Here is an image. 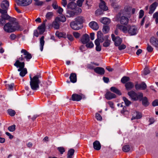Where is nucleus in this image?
I'll return each instance as SVG.
<instances>
[{
	"mask_svg": "<svg viewBox=\"0 0 158 158\" xmlns=\"http://www.w3.org/2000/svg\"><path fill=\"white\" fill-rule=\"evenodd\" d=\"M59 19L60 20V22H64L66 20V18L64 16H62L60 18L59 17Z\"/></svg>",
	"mask_w": 158,
	"mask_h": 158,
	"instance_id": "nucleus-61",
	"label": "nucleus"
},
{
	"mask_svg": "<svg viewBox=\"0 0 158 158\" xmlns=\"http://www.w3.org/2000/svg\"><path fill=\"white\" fill-rule=\"evenodd\" d=\"M101 22L104 24H106L110 23V20L107 18H103L102 19Z\"/></svg>",
	"mask_w": 158,
	"mask_h": 158,
	"instance_id": "nucleus-35",
	"label": "nucleus"
},
{
	"mask_svg": "<svg viewBox=\"0 0 158 158\" xmlns=\"http://www.w3.org/2000/svg\"><path fill=\"white\" fill-rule=\"evenodd\" d=\"M41 77L40 75L34 76L33 78L30 76V85L31 89L33 90H36L39 88L40 81L39 78Z\"/></svg>",
	"mask_w": 158,
	"mask_h": 158,
	"instance_id": "nucleus-3",
	"label": "nucleus"
},
{
	"mask_svg": "<svg viewBox=\"0 0 158 158\" xmlns=\"http://www.w3.org/2000/svg\"><path fill=\"white\" fill-rule=\"evenodd\" d=\"M84 20V19L82 16H79L75 19V21L80 25L83 22Z\"/></svg>",
	"mask_w": 158,
	"mask_h": 158,
	"instance_id": "nucleus-29",
	"label": "nucleus"
},
{
	"mask_svg": "<svg viewBox=\"0 0 158 158\" xmlns=\"http://www.w3.org/2000/svg\"><path fill=\"white\" fill-rule=\"evenodd\" d=\"M60 20L58 17H56L52 24V27L55 29H58L60 27Z\"/></svg>",
	"mask_w": 158,
	"mask_h": 158,
	"instance_id": "nucleus-12",
	"label": "nucleus"
},
{
	"mask_svg": "<svg viewBox=\"0 0 158 158\" xmlns=\"http://www.w3.org/2000/svg\"><path fill=\"white\" fill-rule=\"evenodd\" d=\"M141 101H142L143 105L145 106H148L149 104L148 98L146 97L142 98V100Z\"/></svg>",
	"mask_w": 158,
	"mask_h": 158,
	"instance_id": "nucleus-28",
	"label": "nucleus"
},
{
	"mask_svg": "<svg viewBox=\"0 0 158 158\" xmlns=\"http://www.w3.org/2000/svg\"><path fill=\"white\" fill-rule=\"evenodd\" d=\"M9 6V2L7 0L3 1L1 3V7L3 10H7Z\"/></svg>",
	"mask_w": 158,
	"mask_h": 158,
	"instance_id": "nucleus-21",
	"label": "nucleus"
},
{
	"mask_svg": "<svg viewBox=\"0 0 158 158\" xmlns=\"http://www.w3.org/2000/svg\"><path fill=\"white\" fill-rule=\"evenodd\" d=\"M35 2V4L37 6H41L43 4V2L40 1L39 0H34Z\"/></svg>",
	"mask_w": 158,
	"mask_h": 158,
	"instance_id": "nucleus-59",
	"label": "nucleus"
},
{
	"mask_svg": "<svg viewBox=\"0 0 158 158\" xmlns=\"http://www.w3.org/2000/svg\"><path fill=\"white\" fill-rule=\"evenodd\" d=\"M10 21L6 23L3 29L5 31L10 33L16 30H21L20 26L18 23L15 21Z\"/></svg>",
	"mask_w": 158,
	"mask_h": 158,
	"instance_id": "nucleus-2",
	"label": "nucleus"
},
{
	"mask_svg": "<svg viewBox=\"0 0 158 158\" xmlns=\"http://www.w3.org/2000/svg\"><path fill=\"white\" fill-rule=\"evenodd\" d=\"M38 28L39 30L40 34H43L44 32L45 29V22H43L41 25L38 27Z\"/></svg>",
	"mask_w": 158,
	"mask_h": 158,
	"instance_id": "nucleus-25",
	"label": "nucleus"
},
{
	"mask_svg": "<svg viewBox=\"0 0 158 158\" xmlns=\"http://www.w3.org/2000/svg\"><path fill=\"white\" fill-rule=\"evenodd\" d=\"M14 85V83H12L10 84H6V86L9 90H11L13 89Z\"/></svg>",
	"mask_w": 158,
	"mask_h": 158,
	"instance_id": "nucleus-46",
	"label": "nucleus"
},
{
	"mask_svg": "<svg viewBox=\"0 0 158 158\" xmlns=\"http://www.w3.org/2000/svg\"><path fill=\"white\" fill-rule=\"evenodd\" d=\"M109 28L107 26H104L102 29V31L105 33H107L109 31Z\"/></svg>",
	"mask_w": 158,
	"mask_h": 158,
	"instance_id": "nucleus-48",
	"label": "nucleus"
},
{
	"mask_svg": "<svg viewBox=\"0 0 158 158\" xmlns=\"http://www.w3.org/2000/svg\"><path fill=\"white\" fill-rule=\"evenodd\" d=\"M95 117L98 120L101 121L102 119V118L101 116L98 113L96 114Z\"/></svg>",
	"mask_w": 158,
	"mask_h": 158,
	"instance_id": "nucleus-54",
	"label": "nucleus"
},
{
	"mask_svg": "<svg viewBox=\"0 0 158 158\" xmlns=\"http://www.w3.org/2000/svg\"><path fill=\"white\" fill-rule=\"evenodd\" d=\"M53 15V13L52 12H49L47 13L46 15V18L48 19H51Z\"/></svg>",
	"mask_w": 158,
	"mask_h": 158,
	"instance_id": "nucleus-40",
	"label": "nucleus"
},
{
	"mask_svg": "<svg viewBox=\"0 0 158 158\" xmlns=\"http://www.w3.org/2000/svg\"><path fill=\"white\" fill-rule=\"evenodd\" d=\"M25 64L24 62H19V61H16L14 64V65L17 68H19L18 71L20 72L19 75L23 77L27 73V70L26 68H24Z\"/></svg>",
	"mask_w": 158,
	"mask_h": 158,
	"instance_id": "nucleus-4",
	"label": "nucleus"
},
{
	"mask_svg": "<svg viewBox=\"0 0 158 158\" xmlns=\"http://www.w3.org/2000/svg\"><path fill=\"white\" fill-rule=\"evenodd\" d=\"M94 70L96 73L100 75H103L105 73V70L102 67H97Z\"/></svg>",
	"mask_w": 158,
	"mask_h": 158,
	"instance_id": "nucleus-19",
	"label": "nucleus"
},
{
	"mask_svg": "<svg viewBox=\"0 0 158 158\" xmlns=\"http://www.w3.org/2000/svg\"><path fill=\"white\" fill-rule=\"evenodd\" d=\"M99 7L101 9L104 10H106L108 9V7L106 5L105 2L102 0L100 1Z\"/></svg>",
	"mask_w": 158,
	"mask_h": 158,
	"instance_id": "nucleus-27",
	"label": "nucleus"
},
{
	"mask_svg": "<svg viewBox=\"0 0 158 158\" xmlns=\"http://www.w3.org/2000/svg\"><path fill=\"white\" fill-rule=\"evenodd\" d=\"M127 94L132 100L135 101L138 100L140 101L143 96L142 93L139 92L137 94L134 91L132 90L128 92Z\"/></svg>",
	"mask_w": 158,
	"mask_h": 158,
	"instance_id": "nucleus-6",
	"label": "nucleus"
},
{
	"mask_svg": "<svg viewBox=\"0 0 158 158\" xmlns=\"http://www.w3.org/2000/svg\"><path fill=\"white\" fill-rule=\"evenodd\" d=\"M67 6L68 9L73 10L75 8L76 4L73 2H72L68 4Z\"/></svg>",
	"mask_w": 158,
	"mask_h": 158,
	"instance_id": "nucleus-33",
	"label": "nucleus"
},
{
	"mask_svg": "<svg viewBox=\"0 0 158 158\" xmlns=\"http://www.w3.org/2000/svg\"><path fill=\"white\" fill-rule=\"evenodd\" d=\"M57 149L61 154H63L65 151L64 148L62 147H58Z\"/></svg>",
	"mask_w": 158,
	"mask_h": 158,
	"instance_id": "nucleus-44",
	"label": "nucleus"
},
{
	"mask_svg": "<svg viewBox=\"0 0 158 158\" xmlns=\"http://www.w3.org/2000/svg\"><path fill=\"white\" fill-rule=\"evenodd\" d=\"M17 4L19 5L26 6L30 5L32 2V0H16Z\"/></svg>",
	"mask_w": 158,
	"mask_h": 158,
	"instance_id": "nucleus-10",
	"label": "nucleus"
},
{
	"mask_svg": "<svg viewBox=\"0 0 158 158\" xmlns=\"http://www.w3.org/2000/svg\"><path fill=\"white\" fill-rule=\"evenodd\" d=\"M84 0H78L77 2V4L79 7H81L82 5V3Z\"/></svg>",
	"mask_w": 158,
	"mask_h": 158,
	"instance_id": "nucleus-57",
	"label": "nucleus"
},
{
	"mask_svg": "<svg viewBox=\"0 0 158 158\" xmlns=\"http://www.w3.org/2000/svg\"><path fill=\"white\" fill-rule=\"evenodd\" d=\"M110 43L111 40H110L108 39H106L105 40V41L103 43V47H108L110 45Z\"/></svg>",
	"mask_w": 158,
	"mask_h": 158,
	"instance_id": "nucleus-38",
	"label": "nucleus"
},
{
	"mask_svg": "<svg viewBox=\"0 0 158 158\" xmlns=\"http://www.w3.org/2000/svg\"><path fill=\"white\" fill-rule=\"evenodd\" d=\"M110 90L111 91L116 93L118 95H120L121 94V93L119 90L115 87H111L110 88Z\"/></svg>",
	"mask_w": 158,
	"mask_h": 158,
	"instance_id": "nucleus-36",
	"label": "nucleus"
},
{
	"mask_svg": "<svg viewBox=\"0 0 158 158\" xmlns=\"http://www.w3.org/2000/svg\"><path fill=\"white\" fill-rule=\"evenodd\" d=\"M153 18L155 19V21L156 23H158V12H156L154 13L153 15Z\"/></svg>",
	"mask_w": 158,
	"mask_h": 158,
	"instance_id": "nucleus-43",
	"label": "nucleus"
},
{
	"mask_svg": "<svg viewBox=\"0 0 158 158\" xmlns=\"http://www.w3.org/2000/svg\"><path fill=\"white\" fill-rule=\"evenodd\" d=\"M71 82L73 83H75L77 81V76L75 73H71L69 77Z\"/></svg>",
	"mask_w": 158,
	"mask_h": 158,
	"instance_id": "nucleus-26",
	"label": "nucleus"
},
{
	"mask_svg": "<svg viewBox=\"0 0 158 158\" xmlns=\"http://www.w3.org/2000/svg\"><path fill=\"white\" fill-rule=\"evenodd\" d=\"M150 42L152 44L156 47L158 46V39L156 37H152L150 39Z\"/></svg>",
	"mask_w": 158,
	"mask_h": 158,
	"instance_id": "nucleus-23",
	"label": "nucleus"
},
{
	"mask_svg": "<svg viewBox=\"0 0 158 158\" xmlns=\"http://www.w3.org/2000/svg\"><path fill=\"white\" fill-rule=\"evenodd\" d=\"M66 38L71 41H72L74 40V38L73 36L71 34H67L66 35Z\"/></svg>",
	"mask_w": 158,
	"mask_h": 158,
	"instance_id": "nucleus-50",
	"label": "nucleus"
},
{
	"mask_svg": "<svg viewBox=\"0 0 158 158\" xmlns=\"http://www.w3.org/2000/svg\"><path fill=\"white\" fill-rule=\"evenodd\" d=\"M129 78L127 77H124L121 79V81L123 83H125L129 80Z\"/></svg>",
	"mask_w": 158,
	"mask_h": 158,
	"instance_id": "nucleus-42",
	"label": "nucleus"
},
{
	"mask_svg": "<svg viewBox=\"0 0 158 158\" xmlns=\"http://www.w3.org/2000/svg\"><path fill=\"white\" fill-rule=\"evenodd\" d=\"M100 42H102L104 41L103 34L101 31H99L97 33V39L95 40Z\"/></svg>",
	"mask_w": 158,
	"mask_h": 158,
	"instance_id": "nucleus-18",
	"label": "nucleus"
},
{
	"mask_svg": "<svg viewBox=\"0 0 158 158\" xmlns=\"http://www.w3.org/2000/svg\"><path fill=\"white\" fill-rule=\"evenodd\" d=\"M79 25L75 21L71 22L70 23V26L71 28L74 30H78L81 29V27L79 26Z\"/></svg>",
	"mask_w": 158,
	"mask_h": 158,
	"instance_id": "nucleus-13",
	"label": "nucleus"
},
{
	"mask_svg": "<svg viewBox=\"0 0 158 158\" xmlns=\"http://www.w3.org/2000/svg\"><path fill=\"white\" fill-rule=\"evenodd\" d=\"M150 73V71L147 68H146L144 69L143 71V74L145 75H146Z\"/></svg>",
	"mask_w": 158,
	"mask_h": 158,
	"instance_id": "nucleus-55",
	"label": "nucleus"
},
{
	"mask_svg": "<svg viewBox=\"0 0 158 158\" xmlns=\"http://www.w3.org/2000/svg\"><path fill=\"white\" fill-rule=\"evenodd\" d=\"M67 13L69 15L67 16L69 17H73L75 15V13L73 11H68L67 12Z\"/></svg>",
	"mask_w": 158,
	"mask_h": 158,
	"instance_id": "nucleus-52",
	"label": "nucleus"
},
{
	"mask_svg": "<svg viewBox=\"0 0 158 158\" xmlns=\"http://www.w3.org/2000/svg\"><path fill=\"white\" fill-rule=\"evenodd\" d=\"M74 150L73 149H70L68 151L67 158H73V156L74 152Z\"/></svg>",
	"mask_w": 158,
	"mask_h": 158,
	"instance_id": "nucleus-31",
	"label": "nucleus"
},
{
	"mask_svg": "<svg viewBox=\"0 0 158 158\" xmlns=\"http://www.w3.org/2000/svg\"><path fill=\"white\" fill-rule=\"evenodd\" d=\"M84 97V95L83 94L78 95L74 94L72 95V100L73 101H80L82 98Z\"/></svg>",
	"mask_w": 158,
	"mask_h": 158,
	"instance_id": "nucleus-14",
	"label": "nucleus"
},
{
	"mask_svg": "<svg viewBox=\"0 0 158 158\" xmlns=\"http://www.w3.org/2000/svg\"><path fill=\"white\" fill-rule=\"evenodd\" d=\"M125 86L127 89H130L133 87L134 85L132 82H129L125 84Z\"/></svg>",
	"mask_w": 158,
	"mask_h": 158,
	"instance_id": "nucleus-37",
	"label": "nucleus"
},
{
	"mask_svg": "<svg viewBox=\"0 0 158 158\" xmlns=\"http://www.w3.org/2000/svg\"><path fill=\"white\" fill-rule=\"evenodd\" d=\"M5 23L6 20L1 17V19H0V24L3 25Z\"/></svg>",
	"mask_w": 158,
	"mask_h": 158,
	"instance_id": "nucleus-63",
	"label": "nucleus"
},
{
	"mask_svg": "<svg viewBox=\"0 0 158 158\" xmlns=\"http://www.w3.org/2000/svg\"><path fill=\"white\" fill-rule=\"evenodd\" d=\"M8 114L11 116H13L15 114V110L12 109H9L7 110Z\"/></svg>",
	"mask_w": 158,
	"mask_h": 158,
	"instance_id": "nucleus-45",
	"label": "nucleus"
},
{
	"mask_svg": "<svg viewBox=\"0 0 158 158\" xmlns=\"http://www.w3.org/2000/svg\"><path fill=\"white\" fill-rule=\"evenodd\" d=\"M123 151L125 152H127L130 150V148L129 145H126L123 148Z\"/></svg>",
	"mask_w": 158,
	"mask_h": 158,
	"instance_id": "nucleus-41",
	"label": "nucleus"
},
{
	"mask_svg": "<svg viewBox=\"0 0 158 158\" xmlns=\"http://www.w3.org/2000/svg\"><path fill=\"white\" fill-rule=\"evenodd\" d=\"M132 11V14H134L135 13V9L134 8H133L131 9V8L130 7H127V8H125V9L124 11L127 14V13H130V15H131V11Z\"/></svg>",
	"mask_w": 158,
	"mask_h": 158,
	"instance_id": "nucleus-34",
	"label": "nucleus"
},
{
	"mask_svg": "<svg viewBox=\"0 0 158 158\" xmlns=\"http://www.w3.org/2000/svg\"><path fill=\"white\" fill-rule=\"evenodd\" d=\"M118 47V48L119 50H122L124 49H125L126 47V46L124 44H122L120 45Z\"/></svg>",
	"mask_w": 158,
	"mask_h": 158,
	"instance_id": "nucleus-56",
	"label": "nucleus"
},
{
	"mask_svg": "<svg viewBox=\"0 0 158 158\" xmlns=\"http://www.w3.org/2000/svg\"><path fill=\"white\" fill-rule=\"evenodd\" d=\"M135 87L136 90H144L146 89L147 85L145 83L143 82L141 84H136L135 85Z\"/></svg>",
	"mask_w": 158,
	"mask_h": 158,
	"instance_id": "nucleus-15",
	"label": "nucleus"
},
{
	"mask_svg": "<svg viewBox=\"0 0 158 158\" xmlns=\"http://www.w3.org/2000/svg\"><path fill=\"white\" fill-rule=\"evenodd\" d=\"M93 146L94 148L97 150H99L101 148V145L99 142L98 141L96 140L93 143Z\"/></svg>",
	"mask_w": 158,
	"mask_h": 158,
	"instance_id": "nucleus-24",
	"label": "nucleus"
},
{
	"mask_svg": "<svg viewBox=\"0 0 158 158\" xmlns=\"http://www.w3.org/2000/svg\"><path fill=\"white\" fill-rule=\"evenodd\" d=\"M147 49L148 52H151L152 51L153 49L148 44V46L147 48Z\"/></svg>",
	"mask_w": 158,
	"mask_h": 158,
	"instance_id": "nucleus-60",
	"label": "nucleus"
},
{
	"mask_svg": "<svg viewBox=\"0 0 158 158\" xmlns=\"http://www.w3.org/2000/svg\"><path fill=\"white\" fill-rule=\"evenodd\" d=\"M100 42L95 40L94 43L96 46V50L97 51L100 52L101 50V46L100 45Z\"/></svg>",
	"mask_w": 158,
	"mask_h": 158,
	"instance_id": "nucleus-30",
	"label": "nucleus"
},
{
	"mask_svg": "<svg viewBox=\"0 0 158 158\" xmlns=\"http://www.w3.org/2000/svg\"><path fill=\"white\" fill-rule=\"evenodd\" d=\"M152 105L154 106H158V100H154L152 103Z\"/></svg>",
	"mask_w": 158,
	"mask_h": 158,
	"instance_id": "nucleus-62",
	"label": "nucleus"
},
{
	"mask_svg": "<svg viewBox=\"0 0 158 158\" xmlns=\"http://www.w3.org/2000/svg\"><path fill=\"white\" fill-rule=\"evenodd\" d=\"M139 18H141L143 16L144 14V12L142 10H141L139 13Z\"/></svg>",
	"mask_w": 158,
	"mask_h": 158,
	"instance_id": "nucleus-58",
	"label": "nucleus"
},
{
	"mask_svg": "<svg viewBox=\"0 0 158 158\" xmlns=\"http://www.w3.org/2000/svg\"><path fill=\"white\" fill-rule=\"evenodd\" d=\"M117 27L124 33H128L131 36L136 35L138 32L137 27L135 26H123L118 24Z\"/></svg>",
	"mask_w": 158,
	"mask_h": 158,
	"instance_id": "nucleus-1",
	"label": "nucleus"
},
{
	"mask_svg": "<svg viewBox=\"0 0 158 158\" xmlns=\"http://www.w3.org/2000/svg\"><path fill=\"white\" fill-rule=\"evenodd\" d=\"M142 117V114L141 113L139 112L135 111L133 114V116L131 118V120H133L135 119H140Z\"/></svg>",
	"mask_w": 158,
	"mask_h": 158,
	"instance_id": "nucleus-20",
	"label": "nucleus"
},
{
	"mask_svg": "<svg viewBox=\"0 0 158 158\" xmlns=\"http://www.w3.org/2000/svg\"><path fill=\"white\" fill-rule=\"evenodd\" d=\"M80 40L83 44H86L89 41V37L87 34L83 35L81 38Z\"/></svg>",
	"mask_w": 158,
	"mask_h": 158,
	"instance_id": "nucleus-11",
	"label": "nucleus"
},
{
	"mask_svg": "<svg viewBox=\"0 0 158 158\" xmlns=\"http://www.w3.org/2000/svg\"><path fill=\"white\" fill-rule=\"evenodd\" d=\"M111 37L112 40L114 42V45L116 46H118L122 42V40L119 37H115L114 34L111 35Z\"/></svg>",
	"mask_w": 158,
	"mask_h": 158,
	"instance_id": "nucleus-9",
	"label": "nucleus"
},
{
	"mask_svg": "<svg viewBox=\"0 0 158 158\" xmlns=\"http://www.w3.org/2000/svg\"><path fill=\"white\" fill-rule=\"evenodd\" d=\"M58 36L59 37H63L64 38H66V35L64 33H60L58 34Z\"/></svg>",
	"mask_w": 158,
	"mask_h": 158,
	"instance_id": "nucleus-51",
	"label": "nucleus"
},
{
	"mask_svg": "<svg viewBox=\"0 0 158 158\" xmlns=\"http://www.w3.org/2000/svg\"><path fill=\"white\" fill-rule=\"evenodd\" d=\"M21 53V56L16 61H19V62H21L20 61H23L25 59L27 61H29L32 58L31 54L25 49H22Z\"/></svg>",
	"mask_w": 158,
	"mask_h": 158,
	"instance_id": "nucleus-5",
	"label": "nucleus"
},
{
	"mask_svg": "<svg viewBox=\"0 0 158 158\" xmlns=\"http://www.w3.org/2000/svg\"><path fill=\"white\" fill-rule=\"evenodd\" d=\"M73 35L74 37L77 39L79 38L81 36V34L77 32H73Z\"/></svg>",
	"mask_w": 158,
	"mask_h": 158,
	"instance_id": "nucleus-47",
	"label": "nucleus"
},
{
	"mask_svg": "<svg viewBox=\"0 0 158 158\" xmlns=\"http://www.w3.org/2000/svg\"><path fill=\"white\" fill-rule=\"evenodd\" d=\"M94 46V44L92 42L86 43V46L88 48H93Z\"/></svg>",
	"mask_w": 158,
	"mask_h": 158,
	"instance_id": "nucleus-53",
	"label": "nucleus"
},
{
	"mask_svg": "<svg viewBox=\"0 0 158 158\" xmlns=\"http://www.w3.org/2000/svg\"><path fill=\"white\" fill-rule=\"evenodd\" d=\"M0 13L2 14L1 17L2 18L6 20H9L10 21H15L16 19L12 18L7 14V11L6 10H3L0 8Z\"/></svg>",
	"mask_w": 158,
	"mask_h": 158,
	"instance_id": "nucleus-8",
	"label": "nucleus"
},
{
	"mask_svg": "<svg viewBox=\"0 0 158 158\" xmlns=\"http://www.w3.org/2000/svg\"><path fill=\"white\" fill-rule=\"evenodd\" d=\"M44 37L42 36L40 39V49L41 51H42L43 49V47L44 44Z\"/></svg>",
	"mask_w": 158,
	"mask_h": 158,
	"instance_id": "nucleus-32",
	"label": "nucleus"
},
{
	"mask_svg": "<svg viewBox=\"0 0 158 158\" xmlns=\"http://www.w3.org/2000/svg\"><path fill=\"white\" fill-rule=\"evenodd\" d=\"M89 27L94 30H97L99 28V26L98 23L94 21H91L89 24Z\"/></svg>",
	"mask_w": 158,
	"mask_h": 158,
	"instance_id": "nucleus-16",
	"label": "nucleus"
},
{
	"mask_svg": "<svg viewBox=\"0 0 158 158\" xmlns=\"http://www.w3.org/2000/svg\"><path fill=\"white\" fill-rule=\"evenodd\" d=\"M105 98L107 100H110L115 98L116 97L115 95L109 91L107 92L105 95Z\"/></svg>",
	"mask_w": 158,
	"mask_h": 158,
	"instance_id": "nucleus-17",
	"label": "nucleus"
},
{
	"mask_svg": "<svg viewBox=\"0 0 158 158\" xmlns=\"http://www.w3.org/2000/svg\"><path fill=\"white\" fill-rule=\"evenodd\" d=\"M8 129L10 131H14L15 129V125L14 124L11 126H9L8 127Z\"/></svg>",
	"mask_w": 158,
	"mask_h": 158,
	"instance_id": "nucleus-49",
	"label": "nucleus"
},
{
	"mask_svg": "<svg viewBox=\"0 0 158 158\" xmlns=\"http://www.w3.org/2000/svg\"><path fill=\"white\" fill-rule=\"evenodd\" d=\"M10 38L11 40H14L16 38V36L15 34H12L10 35Z\"/></svg>",
	"mask_w": 158,
	"mask_h": 158,
	"instance_id": "nucleus-64",
	"label": "nucleus"
},
{
	"mask_svg": "<svg viewBox=\"0 0 158 158\" xmlns=\"http://www.w3.org/2000/svg\"><path fill=\"white\" fill-rule=\"evenodd\" d=\"M157 4L156 2H154L150 5L149 7V11L148 12L149 14H152L154 11L157 6Z\"/></svg>",
	"mask_w": 158,
	"mask_h": 158,
	"instance_id": "nucleus-22",
	"label": "nucleus"
},
{
	"mask_svg": "<svg viewBox=\"0 0 158 158\" xmlns=\"http://www.w3.org/2000/svg\"><path fill=\"white\" fill-rule=\"evenodd\" d=\"M130 17V13H127L124 11L123 15L118 18L120 23L123 25H127L128 23V18Z\"/></svg>",
	"mask_w": 158,
	"mask_h": 158,
	"instance_id": "nucleus-7",
	"label": "nucleus"
},
{
	"mask_svg": "<svg viewBox=\"0 0 158 158\" xmlns=\"http://www.w3.org/2000/svg\"><path fill=\"white\" fill-rule=\"evenodd\" d=\"M123 100L124 101L125 104L126 106H129L131 104V102L125 97L123 98Z\"/></svg>",
	"mask_w": 158,
	"mask_h": 158,
	"instance_id": "nucleus-39",
	"label": "nucleus"
}]
</instances>
